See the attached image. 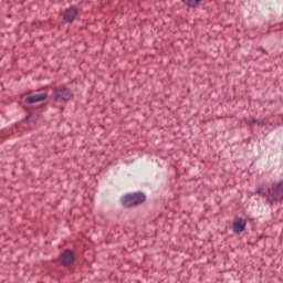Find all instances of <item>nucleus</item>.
Listing matches in <instances>:
<instances>
[{"label": "nucleus", "mask_w": 283, "mask_h": 283, "mask_svg": "<svg viewBox=\"0 0 283 283\" xmlns=\"http://www.w3.org/2000/svg\"><path fill=\"white\" fill-rule=\"evenodd\" d=\"M184 6H187V8H198L202 0H181Z\"/></svg>", "instance_id": "8"}, {"label": "nucleus", "mask_w": 283, "mask_h": 283, "mask_svg": "<svg viewBox=\"0 0 283 283\" xmlns=\"http://www.w3.org/2000/svg\"><path fill=\"white\" fill-rule=\"evenodd\" d=\"M258 193H262V190H261V189H258Z\"/></svg>", "instance_id": "9"}, {"label": "nucleus", "mask_w": 283, "mask_h": 283, "mask_svg": "<svg viewBox=\"0 0 283 283\" xmlns=\"http://www.w3.org/2000/svg\"><path fill=\"white\" fill-rule=\"evenodd\" d=\"M232 229L234 233H242L247 229V221L242 218H235L232 223Z\"/></svg>", "instance_id": "7"}, {"label": "nucleus", "mask_w": 283, "mask_h": 283, "mask_svg": "<svg viewBox=\"0 0 283 283\" xmlns=\"http://www.w3.org/2000/svg\"><path fill=\"white\" fill-rule=\"evenodd\" d=\"M76 258L74 256V252L72 250H65L61 255H60V262L62 266H71V264H74Z\"/></svg>", "instance_id": "3"}, {"label": "nucleus", "mask_w": 283, "mask_h": 283, "mask_svg": "<svg viewBox=\"0 0 283 283\" xmlns=\"http://www.w3.org/2000/svg\"><path fill=\"white\" fill-rule=\"evenodd\" d=\"M48 98V93H38L25 98L28 105H34V103H41Z\"/></svg>", "instance_id": "6"}, {"label": "nucleus", "mask_w": 283, "mask_h": 283, "mask_svg": "<svg viewBox=\"0 0 283 283\" xmlns=\"http://www.w3.org/2000/svg\"><path fill=\"white\" fill-rule=\"evenodd\" d=\"M269 200H282L283 199V187L282 184L274 186L269 190Z\"/></svg>", "instance_id": "4"}, {"label": "nucleus", "mask_w": 283, "mask_h": 283, "mask_svg": "<svg viewBox=\"0 0 283 283\" xmlns=\"http://www.w3.org/2000/svg\"><path fill=\"white\" fill-rule=\"evenodd\" d=\"M53 98L56 103H67L74 98V93L65 85L57 86L53 91Z\"/></svg>", "instance_id": "1"}, {"label": "nucleus", "mask_w": 283, "mask_h": 283, "mask_svg": "<svg viewBox=\"0 0 283 283\" xmlns=\"http://www.w3.org/2000/svg\"><path fill=\"white\" fill-rule=\"evenodd\" d=\"M78 14V9L76 7H71L64 11V21L65 23H73Z\"/></svg>", "instance_id": "5"}, {"label": "nucleus", "mask_w": 283, "mask_h": 283, "mask_svg": "<svg viewBox=\"0 0 283 283\" xmlns=\"http://www.w3.org/2000/svg\"><path fill=\"white\" fill-rule=\"evenodd\" d=\"M145 201V195L143 193H129L122 197L120 202L126 209H132V207H138Z\"/></svg>", "instance_id": "2"}]
</instances>
